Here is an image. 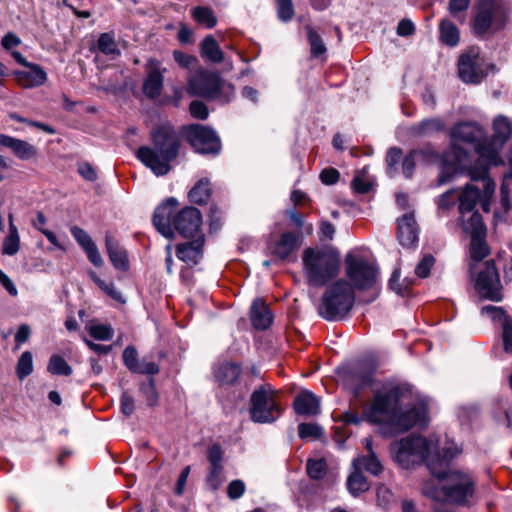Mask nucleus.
<instances>
[{
    "label": "nucleus",
    "mask_w": 512,
    "mask_h": 512,
    "mask_svg": "<svg viewBox=\"0 0 512 512\" xmlns=\"http://www.w3.org/2000/svg\"><path fill=\"white\" fill-rule=\"evenodd\" d=\"M424 412L421 406L414 403L411 386L404 383L387 384L373 392L372 400L363 408V417L385 433H398L420 423Z\"/></svg>",
    "instance_id": "f257e3e1"
},
{
    "label": "nucleus",
    "mask_w": 512,
    "mask_h": 512,
    "mask_svg": "<svg viewBox=\"0 0 512 512\" xmlns=\"http://www.w3.org/2000/svg\"><path fill=\"white\" fill-rule=\"evenodd\" d=\"M457 447L443 448V456L429 459L428 469L433 476L444 480L443 494L447 502L460 506H469L474 496L476 480L466 472L449 469L450 461L459 453Z\"/></svg>",
    "instance_id": "f03ea898"
},
{
    "label": "nucleus",
    "mask_w": 512,
    "mask_h": 512,
    "mask_svg": "<svg viewBox=\"0 0 512 512\" xmlns=\"http://www.w3.org/2000/svg\"><path fill=\"white\" fill-rule=\"evenodd\" d=\"M150 136L152 146H141L136 157L156 176H164L171 170V162L179 156L181 137L169 123L154 128Z\"/></svg>",
    "instance_id": "7ed1b4c3"
},
{
    "label": "nucleus",
    "mask_w": 512,
    "mask_h": 512,
    "mask_svg": "<svg viewBox=\"0 0 512 512\" xmlns=\"http://www.w3.org/2000/svg\"><path fill=\"white\" fill-rule=\"evenodd\" d=\"M393 460L402 468L409 469L423 462L428 466L429 459L443 456L438 443L422 436L410 435L395 441L390 446Z\"/></svg>",
    "instance_id": "20e7f679"
},
{
    "label": "nucleus",
    "mask_w": 512,
    "mask_h": 512,
    "mask_svg": "<svg viewBox=\"0 0 512 512\" xmlns=\"http://www.w3.org/2000/svg\"><path fill=\"white\" fill-rule=\"evenodd\" d=\"M302 261L307 283L313 287L326 285L340 270V256L333 250L307 248Z\"/></svg>",
    "instance_id": "39448f33"
},
{
    "label": "nucleus",
    "mask_w": 512,
    "mask_h": 512,
    "mask_svg": "<svg viewBox=\"0 0 512 512\" xmlns=\"http://www.w3.org/2000/svg\"><path fill=\"white\" fill-rule=\"evenodd\" d=\"M472 15L473 33L478 37L492 36L507 25L509 7L503 0H475Z\"/></svg>",
    "instance_id": "423d86ee"
},
{
    "label": "nucleus",
    "mask_w": 512,
    "mask_h": 512,
    "mask_svg": "<svg viewBox=\"0 0 512 512\" xmlns=\"http://www.w3.org/2000/svg\"><path fill=\"white\" fill-rule=\"evenodd\" d=\"M355 303V293L344 279L337 280L323 293L318 306V314L327 321L343 319Z\"/></svg>",
    "instance_id": "0eeeda50"
},
{
    "label": "nucleus",
    "mask_w": 512,
    "mask_h": 512,
    "mask_svg": "<svg viewBox=\"0 0 512 512\" xmlns=\"http://www.w3.org/2000/svg\"><path fill=\"white\" fill-rule=\"evenodd\" d=\"M187 92L191 96L221 103H228L235 97L234 85L222 80L217 73L204 69L196 71L188 79Z\"/></svg>",
    "instance_id": "6e6552de"
},
{
    "label": "nucleus",
    "mask_w": 512,
    "mask_h": 512,
    "mask_svg": "<svg viewBox=\"0 0 512 512\" xmlns=\"http://www.w3.org/2000/svg\"><path fill=\"white\" fill-rule=\"evenodd\" d=\"M493 129L494 134L492 138H485L483 143L477 147V154L479 155L478 164L487 166L503 164L500 151L512 133L511 123L506 117L499 116L494 120Z\"/></svg>",
    "instance_id": "1a4fd4ad"
},
{
    "label": "nucleus",
    "mask_w": 512,
    "mask_h": 512,
    "mask_svg": "<svg viewBox=\"0 0 512 512\" xmlns=\"http://www.w3.org/2000/svg\"><path fill=\"white\" fill-rule=\"evenodd\" d=\"M345 274L352 289L369 290L378 281V269L361 254L349 252L345 256Z\"/></svg>",
    "instance_id": "9d476101"
},
{
    "label": "nucleus",
    "mask_w": 512,
    "mask_h": 512,
    "mask_svg": "<svg viewBox=\"0 0 512 512\" xmlns=\"http://www.w3.org/2000/svg\"><path fill=\"white\" fill-rule=\"evenodd\" d=\"M249 413L251 420L260 424L272 423L280 416L281 408L270 384L261 385L252 392Z\"/></svg>",
    "instance_id": "9b49d317"
},
{
    "label": "nucleus",
    "mask_w": 512,
    "mask_h": 512,
    "mask_svg": "<svg viewBox=\"0 0 512 512\" xmlns=\"http://www.w3.org/2000/svg\"><path fill=\"white\" fill-rule=\"evenodd\" d=\"M493 68L477 46L469 47L458 59L459 77L467 84L481 83Z\"/></svg>",
    "instance_id": "f8f14e48"
},
{
    "label": "nucleus",
    "mask_w": 512,
    "mask_h": 512,
    "mask_svg": "<svg viewBox=\"0 0 512 512\" xmlns=\"http://www.w3.org/2000/svg\"><path fill=\"white\" fill-rule=\"evenodd\" d=\"M452 152L459 165H462L467 159V153L456 143L457 141L474 144L475 150L479 144L483 143L484 133L480 126L474 122H461L456 124L451 130Z\"/></svg>",
    "instance_id": "ddd939ff"
},
{
    "label": "nucleus",
    "mask_w": 512,
    "mask_h": 512,
    "mask_svg": "<svg viewBox=\"0 0 512 512\" xmlns=\"http://www.w3.org/2000/svg\"><path fill=\"white\" fill-rule=\"evenodd\" d=\"M186 137L195 152L217 155L221 150V141L217 133L207 126L192 124L186 127Z\"/></svg>",
    "instance_id": "4468645a"
},
{
    "label": "nucleus",
    "mask_w": 512,
    "mask_h": 512,
    "mask_svg": "<svg viewBox=\"0 0 512 512\" xmlns=\"http://www.w3.org/2000/svg\"><path fill=\"white\" fill-rule=\"evenodd\" d=\"M462 228L471 236L469 248L471 259L476 262L482 261L489 255L490 249L486 242V227L480 213H472L470 222H465Z\"/></svg>",
    "instance_id": "2eb2a0df"
},
{
    "label": "nucleus",
    "mask_w": 512,
    "mask_h": 512,
    "mask_svg": "<svg viewBox=\"0 0 512 512\" xmlns=\"http://www.w3.org/2000/svg\"><path fill=\"white\" fill-rule=\"evenodd\" d=\"M475 287L478 293L488 300L500 302L503 299L499 273L493 260L487 261L484 268L479 271Z\"/></svg>",
    "instance_id": "dca6fc26"
},
{
    "label": "nucleus",
    "mask_w": 512,
    "mask_h": 512,
    "mask_svg": "<svg viewBox=\"0 0 512 512\" xmlns=\"http://www.w3.org/2000/svg\"><path fill=\"white\" fill-rule=\"evenodd\" d=\"M201 225L202 215L195 207H185L173 217V226L183 237L199 236Z\"/></svg>",
    "instance_id": "f3484780"
},
{
    "label": "nucleus",
    "mask_w": 512,
    "mask_h": 512,
    "mask_svg": "<svg viewBox=\"0 0 512 512\" xmlns=\"http://www.w3.org/2000/svg\"><path fill=\"white\" fill-rule=\"evenodd\" d=\"M176 205V199L169 198L156 208L153 215V225L156 230L168 239L174 235L173 217Z\"/></svg>",
    "instance_id": "a211bd4d"
},
{
    "label": "nucleus",
    "mask_w": 512,
    "mask_h": 512,
    "mask_svg": "<svg viewBox=\"0 0 512 512\" xmlns=\"http://www.w3.org/2000/svg\"><path fill=\"white\" fill-rule=\"evenodd\" d=\"M148 74L143 83V92L149 98L158 97L163 89V72L161 63L157 59L150 58L146 64Z\"/></svg>",
    "instance_id": "6ab92c4d"
},
{
    "label": "nucleus",
    "mask_w": 512,
    "mask_h": 512,
    "mask_svg": "<svg viewBox=\"0 0 512 512\" xmlns=\"http://www.w3.org/2000/svg\"><path fill=\"white\" fill-rule=\"evenodd\" d=\"M457 200L459 201L461 225L464 226L465 222H470L472 213H479L474 209L480 200V190L472 184H467L460 194L457 193Z\"/></svg>",
    "instance_id": "aec40b11"
},
{
    "label": "nucleus",
    "mask_w": 512,
    "mask_h": 512,
    "mask_svg": "<svg viewBox=\"0 0 512 512\" xmlns=\"http://www.w3.org/2000/svg\"><path fill=\"white\" fill-rule=\"evenodd\" d=\"M489 167L476 163L470 171L471 180L483 182V193H480L479 202L485 212L490 210V199L495 191V183L488 175Z\"/></svg>",
    "instance_id": "412c9836"
},
{
    "label": "nucleus",
    "mask_w": 512,
    "mask_h": 512,
    "mask_svg": "<svg viewBox=\"0 0 512 512\" xmlns=\"http://www.w3.org/2000/svg\"><path fill=\"white\" fill-rule=\"evenodd\" d=\"M397 236L403 247H411L418 240V225L412 213L398 219Z\"/></svg>",
    "instance_id": "4be33fe9"
},
{
    "label": "nucleus",
    "mask_w": 512,
    "mask_h": 512,
    "mask_svg": "<svg viewBox=\"0 0 512 512\" xmlns=\"http://www.w3.org/2000/svg\"><path fill=\"white\" fill-rule=\"evenodd\" d=\"M204 236L200 234L191 242L177 245V257L188 265H196L203 254Z\"/></svg>",
    "instance_id": "5701e85b"
},
{
    "label": "nucleus",
    "mask_w": 512,
    "mask_h": 512,
    "mask_svg": "<svg viewBox=\"0 0 512 512\" xmlns=\"http://www.w3.org/2000/svg\"><path fill=\"white\" fill-rule=\"evenodd\" d=\"M0 146L11 149L15 156L21 160H30L36 157L38 153L34 145L6 134H0Z\"/></svg>",
    "instance_id": "b1692460"
},
{
    "label": "nucleus",
    "mask_w": 512,
    "mask_h": 512,
    "mask_svg": "<svg viewBox=\"0 0 512 512\" xmlns=\"http://www.w3.org/2000/svg\"><path fill=\"white\" fill-rule=\"evenodd\" d=\"M297 414L304 416H315L320 412V400L310 391L299 393L293 402Z\"/></svg>",
    "instance_id": "393cba45"
},
{
    "label": "nucleus",
    "mask_w": 512,
    "mask_h": 512,
    "mask_svg": "<svg viewBox=\"0 0 512 512\" xmlns=\"http://www.w3.org/2000/svg\"><path fill=\"white\" fill-rule=\"evenodd\" d=\"M251 323L255 329L265 330L273 321V315L269 307L261 299L253 301L250 309Z\"/></svg>",
    "instance_id": "a878e982"
},
{
    "label": "nucleus",
    "mask_w": 512,
    "mask_h": 512,
    "mask_svg": "<svg viewBox=\"0 0 512 512\" xmlns=\"http://www.w3.org/2000/svg\"><path fill=\"white\" fill-rule=\"evenodd\" d=\"M28 69L17 73L19 83L26 88L43 85L47 80V73L36 64H29Z\"/></svg>",
    "instance_id": "bb28decb"
},
{
    "label": "nucleus",
    "mask_w": 512,
    "mask_h": 512,
    "mask_svg": "<svg viewBox=\"0 0 512 512\" xmlns=\"http://www.w3.org/2000/svg\"><path fill=\"white\" fill-rule=\"evenodd\" d=\"M105 245L113 266L120 271H127L129 269V262L126 251L109 234L105 236Z\"/></svg>",
    "instance_id": "cd10ccee"
},
{
    "label": "nucleus",
    "mask_w": 512,
    "mask_h": 512,
    "mask_svg": "<svg viewBox=\"0 0 512 512\" xmlns=\"http://www.w3.org/2000/svg\"><path fill=\"white\" fill-rule=\"evenodd\" d=\"M299 234L284 232L275 244L274 253L281 259H287L299 247Z\"/></svg>",
    "instance_id": "c85d7f7f"
},
{
    "label": "nucleus",
    "mask_w": 512,
    "mask_h": 512,
    "mask_svg": "<svg viewBox=\"0 0 512 512\" xmlns=\"http://www.w3.org/2000/svg\"><path fill=\"white\" fill-rule=\"evenodd\" d=\"M352 467L353 469L359 468L361 471L364 469L374 476L380 475L383 471V465L375 452L353 459Z\"/></svg>",
    "instance_id": "c756f323"
},
{
    "label": "nucleus",
    "mask_w": 512,
    "mask_h": 512,
    "mask_svg": "<svg viewBox=\"0 0 512 512\" xmlns=\"http://www.w3.org/2000/svg\"><path fill=\"white\" fill-rule=\"evenodd\" d=\"M439 34L440 41L447 46L454 47L459 43V29L450 20L443 19L440 22Z\"/></svg>",
    "instance_id": "7c9ffc66"
},
{
    "label": "nucleus",
    "mask_w": 512,
    "mask_h": 512,
    "mask_svg": "<svg viewBox=\"0 0 512 512\" xmlns=\"http://www.w3.org/2000/svg\"><path fill=\"white\" fill-rule=\"evenodd\" d=\"M346 484L349 493L354 497H357L361 493L368 491L370 488V484L367 478L363 475L359 468L354 469L353 472H351V474L348 476Z\"/></svg>",
    "instance_id": "2f4dec72"
},
{
    "label": "nucleus",
    "mask_w": 512,
    "mask_h": 512,
    "mask_svg": "<svg viewBox=\"0 0 512 512\" xmlns=\"http://www.w3.org/2000/svg\"><path fill=\"white\" fill-rule=\"evenodd\" d=\"M9 233L4 238L2 252L5 255L13 256L20 248V237L18 229L13 222V215L9 214Z\"/></svg>",
    "instance_id": "473e14b6"
},
{
    "label": "nucleus",
    "mask_w": 512,
    "mask_h": 512,
    "mask_svg": "<svg viewBox=\"0 0 512 512\" xmlns=\"http://www.w3.org/2000/svg\"><path fill=\"white\" fill-rule=\"evenodd\" d=\"M201 55L213 63L223 60V52L213 36H206L201 43Z\"/></svg>",
    "instance_id": "72a5a7b5"
},
{
    "label": "nucleus",
    "mask_w": 512,
    "mask_h": 512,
    "mask_svg": "<svg viewBox=\"0 0 512 512\" xmlns=\"http://www.w3.org/2000/svg\"><path fill=\"white\" fill-rule=\"evenodd\" d=\"M445 125L440 118H428L415 124L411 131L416 136H429L435 132H440Z\"/></svg>",
    "instance_id": "f704fd0d"
},
{
    "label": "nucleus",
    "mask_w": 512,
    "mask_h": 512,
    "mask_svg": "<svg viewBox=\"0 0 512 512\" xmlns=\"http://www.w3.org/2000/svg\"><path fill=\"white\" fill-rule=\"evenodd\" d=\"M211 196L210 181L208 178L200 179L189 192V199L195 204H204Z\"/></svg>",
    "instance_id": "c9c22d12"
},
{
    "label": "nucleus",
    "mask_w": 512,
    "mask_h": 512,
    "mask_svg": "<svg viewBox=\"0 0 512 512\" xmlns=\"http://www.w3.org/2000/svg\"><path fill=\"white\" fill-rule=\"evenodd\" d=\"M241 368L235 363H225L218 367L215 377L222 384H232L240 376Z\"/></svg>",
    "instance_id": "e433bc0d"
},
{
    "label": "nucleus",
    "mask_w": 512,
    "mask_h": 512,
    "mask_svg": "<svg viewBox=\"0 0 512 512\" xmlns=\"http://www.w3.org/2000/svg\"><path fill=\"white\" fill-rule=\"evenodd\" d=\"M192 17L199 24L206 26L207 28H213L217 19L213 11L209 7L197 6L192 10Z\"/></svg>",
    "instance_id": "4c0bfd02"
},
{
    "label": "nucleus",
    "mask_w": 512,
    "mask_h": 512,
    "mask_svg": "<svg viewBox=\"0 0 512 512\" xmlns=\"http://www.w3.org/2000/svg\"><path fill=\"white\" fill-rule=\"evenodd\" d=\"M47 370L53 375L70 376L72 374L71 366L65 361L63 357L57 354H54L50 357Z\"/></svg>",
    "instance_id": "58836bf2"
},
{
    "label": "nucleus",
    "mask_w": 512,
    "mask_h": 512,
    "mask_svg": "<svg viewBox=\"0 0 512 512\" xmlns=\"http://www.w3.org/2000/svg\"><path fill=\"white\" fill-rule=\"evenodd\" d=\"M328 466L326 461L321 459H308L306 463V471L308 476L313 480H320L327 474Z\"/></svg>",
    "instance_id": "ea45409f"
},
{
    "label": "nucleus",
    "mask_w": 512,
    "mask_h": 512,
    "mask_svg": "<svg viewBox=\"0 0 512 512\" xmlns=\"http://www.w3.org/2000/svg\"><path fill=\"white\" fill-rule=\"evenodd\" d=\"M91 278L94 281V283L113 300L120 303L125 302V299L123 298L121 292L115 287L113 282H105L104 280L99 278L95 273H91Z\"/></svg>",
    "instance_id": "a19ab883"
},
{
    "label": "nucleus",
    "mask_w": 512,
    "mask_h": 512,
    "mask_svg": "<svg viewBox=\"0 0 512 512\" xmlns=\"http://www.w3.org/2000/svg\"><path fill=\"white\" fill-rule=\"evenodd\" d=\"M298 434L304 440H317L323 435V428L316 423H301L298 425Z\"/></svg>",
    "instance_id": "79ce46f5"
},
{
    "label": "nucleus",
    "mask_w": 512,
    "mask_h": 512,
    "mask_svg": "<svg viewBox=\"0 0 512 512\" xmlns=\"http://www.w3.org/2000/svg\"><path fill=\"white\" fill-rule=\"evenodd\" d=\"M306 31L312 56L319 57L324 54L326 52V47L320 35L311 26H306Z\"/></svg>",
    "instance_id": "37998d69"
},
{
    "label": "nucleus",
    "mask_w": 512,
    "mask_h": 512,
    "mask_svg": "<svg viewBox=\"0 0 512 512\" xmlns=\"http://www.w3.org/2000/svg\"><path fill=\"white\" fill-rule=\"evenodd\" d=\"M16 372L20 380H23L33 372V357L31 352L25 351L21 354L17 362Z\"/></svg>",
    "instance_id": "c03bdc74"
},
{
    "label": "nucleus",
    "mask_w": 512,
    "mask_h": 512,
    "mask_svg": "<svg viewBox=\"0 0 512 512\" xmlns=\"http://www.w3.org/2000/svg\"><path fill=\"white\" fill-rule=\"evenodd\" d=\"M98 49L106 55H119L114 37L109 33H102L97 42Z\"/></svg>",
    "instance_id": "a18cd8bd"
},
{
    "label": "nucleus",
    "mask_w": 512,
    "mask_h": 512,
    "mask_svg": "<svg viewBox=\"0 0 512 512\" xmlns=\"http://www.w3.org/2000/svg\"><path fill=\"white\" fill-rule=\"evenodd\" d=\"M88 332L96 340L108 341L113 338V329L110 325L91 324L88 327Z\"/></svg>",
    "instance_id": "49530a36"
},
{
    "label": "nucleus",
    "mask_w": 512,
    "mask_h": 512,
    "mask_svg": "<svg viewBox=\"0 0 512 512\" xmlns=\"http://www.w3.org/2000/svg\"><path fill=\"white\" fill-rule=\"evenodd\" d=\"M402 150L398 147H391L386 155L387 172L390 176L397 172V164L401 160Z\"/></svg>",
    "instance_id": "de8ad7c7"
},
{
    "label": "nucleus",
    "mask_w": 512,
    "mask_h": 512,
    "mask_svg": "<svg viewBox=\"0 0 512 512\" xmlns=\"http://www.w3.org/2000/svg\"><path fill=\"white\" fill-rule=\"evenodd\" d=\"M140 391L143 394L147 405L154 406L158 401V393L156 391L155 382L153 379H150L147 383H142L140 386Z\"/></svg>",
    "instance_id": "09e8293b"
},
{
    "label": "nucleus",
    "mask_w": 512,
    "mask_h": 512,
    "mask_svg": "<svg viewBox=\"0 0 512 512\" xmlns=\"http://www.w3.org/2000/svg\"><path fill=\"white\" fill-rule=\"evenodd\" d=\"M457 201V190L450 189L443 193L436 201L438 210L449 211Z\"/></svg>",
    "instance_id": "8fccbe9b"
},
{
    "label": "nucleus",
    "mask_w": 512,
    "mask_h": 512,
    "mask_svg": "<svg viewBox=\"0 0 512 512\" xmlns=\"http://www.w3.org/2000/svg\"><path fill=\"white\" fill-rule=\"evenodd\" d=\"M422 152L420 150L410 151L402 160V172L406 178H410L415 169V161Z\"/></svg>",
    "instance_id": "3c124183"
},
{
    "label": "nucleus",
    "mask_w": 512,
    "mask_h": 512,
    "mask_svg": "<svg viewBox=\"0 0 512 512\" xmlns=\"http://www.w3.org/2000/svg\"><path fill=\"white\" fill-rule=\"evenodd\" d=\"M70 231L76 242L83 248V250L95 244L89 234L82 228L73 226Z\"/></svg>",
    "instance_id": "603ef678"
},
{
    "label": "nucleus",
    "mask_w": 512,
    "mask_h": 512,
    "mask_svg": "<svg viewBox=\"0 0 512 512\" xmlns=\"http://www.w3.org/2000/svg\"><path fill=\"white\" fill-rule=\"evenodd\" d=\"M278 17L282 21H289L294 16V8L292 0H276Z\"/></svg>",
    "instance_id": "864d4df0"
},
{
    "label": "nucleus",
    "mask_w": 512,
    "mask_h": 512,
    "mask_svg": "<svg viewBox=\"0 0 512 512\" xmlns=\"http://www.w3.org/2000/svg\"><path fill=\"white\" fill-rule=\"evenodd\" d=\"M245 491L246 485L240 479L231 481L227 486V496L231 500H237L241 498L244 495Z\"/></svg>",
    "instance_id": "5fc2aeb1"
},
{
    "label": "nucleus",
    "mask_w": 512,
    "mask_h": 512,
    "mask_svg": "<svg viewBox=\"0 0 512 512\" xmlns=\"http://www.w3.org/2000/svg\"><path fill=\"white\" fill-rule=\"evenodd\" d=\"M123 362L125 366L134 373L139 364L138 353L133 346H128L123 351Z\"/></svg>",
    "instance_id": "6e6d98bb"
},
{
    "label": "nucleus",
    "mask_w": 512,
    "mask_h": 512,
    "mask_svg": "<svg viewBox=\"0 0 512 512\" xmlns=\"http://www.w3.org/2000/svg\"><path fill=\"white\" fill-rule=\"evenodd\" d=\"M435 259L432 255H425L415 268V273L421 278H426L430 274V270L434 265Z\"/></svg>",
    "instance_id": "4d7b16f0"
},
{
    "label": "nucleus",
    "mask_w": 512,
    "mask_h": 512,
    "mask_svg": "<svg viewBox=\"0 0 512 512\" xmlns=\"http://www.w3.org/2000/svg\"><path fill=\"white\" fill-rule=\"evenodd\" d=\"M223 471V466H210L209 473L206 477L207 485L212 490H217L220 487L221 479L220 476Z\"/></svg>",
    "instance_id": "13d9d810"
},
{
    "label": "nucleus",
    "mask_w": 512,
    "mask_h": 512,
    "mask_svg": "<svg viewBox=\"0 0 512 512\" xmlns=\"http://www.w3.org/2000/svg\"><path fill=\"white\" fill-rule=\"evenodd\" d=\"M174 60L178 63L179 66L183 68H193L198 60L195 56L186 54L182 51L175 50L173 52Z\"/></svg>",
    "instance_id": "bf43d9fd"
},
{
    "label": "nucleus",
    "mask_w": 512,
    "mask_h": 512,
    "mask_svg": "<svg viewBox=\"0 0 512 512\" xmlns=\"http://www.w3.org/2000/svg\"><path fill=\"white\" fill-rule=\"evenodd\" d=\"M287 215L296 227L303 228V232L306 235H311L313 233V225L311 223L305 224L301 214L297 211L290 210L287 212Z\"/></svg>",
    "instance_id": "052dcab7"
},
{
    "label": "nucleus",
    "mask_w": 512,
    "mask_h": 512,
    "mask_svg": "<svg viewBox=\"0 0 512 512\" xmlns=\"http://www.w3.org/2000/svg\"><path fill=\"white\" fill-rule=\"evenodd\" d=\"M189 111L196 119L205 120L209 116L207 106L201 101H192L189 106Z\"/></svg>",
    "instance_id": "680f3d73"
},
{
    "label": "nucleus",
    "mask_w": 512,
    "mask_h": 512,
    "mask_svg": "<svg viewBox=\"0 0 512 512\" xmlns=\"http://www.w3.org/2000/svg\"><path fill=\"white\" fill-rule=\"evenodd\" d=\"M159 372V366L154 361H148L146 358H143L141 361H139V364L137 366V370L134 371V373H140V374H148V375H155Z\"/></svg>",
    "instance_id": "e2e57ef3"
},
{
    "label": "nucleus",
    "mask_w": 512,
    "mask_h": 512,
    "mask_svg": "<svg viewBox=\"0 0 512 512\" xmlns=\"http://www.w3.org/2000/svg\"><path fill=\"white\" fill-rule=\"evenodd\" d=\"M377 502L380 506L387 507L393 500V493L384 485L377 487Z\"/></svg>",
    "instance_id": "0e129e2a"
},
{
    "label": "nucleus",
    "mask_w": 512,
    "mask_h": 512,
    "mask_svg": "<svg viewBox=\"0 0 512 512\" xmlns=\"http://www.w3.org/2000/svg\"><path fill=\"white\" fill-rule=\"evenodd\" d=\"M503 344L507 353H512V320L505 319L503 323Z\"/></svg>",
    "instance_id": "69168bd1"
},
{
    "label": "nucleus",
    "mask_w": 512,
    "mask_h": 512,
    "mask_svg": "<svg viewBox=\"0 0 512 512\" xmlns=\"http://www.w3.org/2000/svg\"><path fill=\"white\" fill-rule=\"evenodd\" d=\"M208 461L210 466H223V451L219 445H212L208 449Z\"/></svg>",
    "instance_id": "338daca9"
},
{
    "label": "nucleus",
    "mask_w": 512,
    "mask_h": 512,
    "mask_svg": "<svg viewBox=\"0 0 512 512\" xmlns=\"http://www.w3.org/2000/svg\"><path fill=\"white\" fill-rule=\"evenodd\" d=\"M78 173L87 181H96L97 172L94 167L88 162H82L78 164Z\"/></svg>",
    "instance_id": "774afa93"
}]
</instances>
